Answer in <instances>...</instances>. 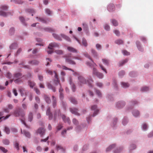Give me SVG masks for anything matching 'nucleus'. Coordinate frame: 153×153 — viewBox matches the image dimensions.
Returning <instances> with one entry per match:
<instances>
[{
    "mask_svg": "<svg viewBox=\"0 0 153 153\" xmlns=\"http://www.w3.org/2000/svg\"><path fill=\"white\" fill-rule=\"evenodd\" d=\"M78 78L79 80L78 85H82L83 84H87L90 86H92V83L94 81L91 77H90L89 80H87L82 76H79Z\"/></svg>",
    "mask_w": 153,
    "mask_h": 153,
    "instance_id": "f257e3e1",
    "label": "nucleus"
},
{
    "mask_svg": "<svg viewBox=\"0 0 153 153\" xmlns=\"http://www.w3.org/2000/svg\"><path fill=\"white\" fill-rule=\"evenodd\" d=\"M86 64L87 65L89 66L90 67H93V75H96L97 74V73L99 72L97 71V69L95 68L97 65L93 61H92V63L87 62H86Z\"/></svg>",
    "mask_w": 153,
    "mask_h": 153,
    "instance_id": "f03ea898",
    "label": "nucleus"
},
{
    "mask_svg": "<svg viewBox=\"0 0 153 153\" xmlns=\"http://www.w3.org/2000/svg\"><path fill=\"white\" fill-rule=\"evenodd\" d=\"M65 61L70 64L75 65L76 63L71 59V55H68L65 56Z\"/></svg>",
    "mask_w": 153,
    "mask_h": 153,
    "instance_id": "7ed1b4c3",
    "label": "nucleus"
},
{
    "mask_svg": "<svg viewBox=\"0 0 153 153\" xmlns=\"http://www.w3.org/2000/svg\"><path fill=\"white\" fill-rule=\"evenodd\" d=\"M36 133L40 134V137H42L45 133V129L43 128H39L37 130Z\"/></svg>",
    "mask_w": 153,
    "mask_h": 153,
    "instance_id": "20e7f679",
    "label": "nucleus"
},
{
    "mask_svg": "<svg viewBox=\"0 0 153 153\" xmlns=\"http://www.w3.org/2000/svg\"><path fill=\"white\" fill-rule=\"evenodd\" d=\"M59 47V44L55 42H53L49 44L48 48L50 50H52L53 49V48Z\"/></svg>",
    "mask_w": 153,
    "mask_h": 153,
    "instance_id": "39448f33",
    "label": "nucleus"
},
{
    "mask_svg": "<svg viewBox=\"0 0 153 153\" xmlns=\"http://www.w3.org/2000/svg\"><path fill=\"white\" fill-rule=\"evenodd\" d=\"M55 74L54 77L56 79L54 80V83L56 85H59L60 86V81L59 79L58 76L56 72L54 71Z\"/></svg>",
    "mask_w": 153,
    "mask_h": 153,
    "instance_id": "423d86ee",
    "label": "nucleus"
},
{
    "mask_svg": "<svg viewBox=\"0 0 153 153\" xmlns=\"http://www.w3.org/2000/svg\"><path fill=\"white\" fill-rule=\"evenodd\" d=\"M62 119L65 123H67L69 124H70L71 121L68 117H66L65 115L63 114L62 116Z\"/></svg>",
    "mask_w": 153,
    "mask_h": 153,
    "instance_id": "0eeeda50",
    "label": "nucleus"
},
{
    "mask_svg": "<svg viewBox=\"0 0 153 153\" xmlns=\"http://www.w3.org/2000/svg\"><path fill=\"white\" fill-rule=\"evenodd\" d=\"M91 110L94 111L93 117L95 116L97 114L99 111V110L97 109V106L96 105H93L91 107Z\"/></svg>",
    "mask_w": 153,
    "mask_h": 153,
    "instance_id": "6e6552de",
    "label": "nucleus"
},
{
    "mask_svg": "<svg viewBox=\"0 0 153 153\" xmlns=\"http://www.w3.org/2000/svg\"><path fill=\"white\" fill-rule=\"evenodd\" d=\"M47 86L49 89L52 90L53 92H55L56 91V89L55 86L57 85H56L54 83V86H53L50 83L48 82L47 83Z\"/></svg>",
    "mask_w": 153,
    "mask_h": 153,
    "instance_id": "1a4fd4ad",
    "label": "nucleus"
},
{
    "mask_svg": "<svg viewBox=\"0 0 153 153\" xmlns=\"http://www.w3.org/2000/svg\"><path fill=\"white\" fill-rule=\"evenodd\" d=\"M14 79L21 78L22 77V74L21 73L18 72L14 74L13 75Z\"/></svg>",
    "mask_w": 153,
    "mask_h": 153,
    "instance_id": "9d476101",
    "label": "nucleus"
},
{
    "mask_svg": "<svg viewBox=\"0 0 153 153\" xmlns=\"http://www.w3.org/2000/svg\"><path fill=\"white\" fill-rule=\"evenodd\" d=\"M125 105V102L124 101H120L118 102L116 106L118 108H121Z\"/></svg>",
    "mask_w": 153,
    "mask_h": 153,
    "instance_id": "9b49d317",
    "label": "nucleus"
},
{
    "mask_svg": "<svg viewBox=\"0 0 153 153\" xmlns=\"http://www.w3.org/2000/svg\"><path fill=\"white\" fill-rule=\"evenodd\" d=\"M70 111L73 114L76 115H79V114L77 112V109L75 108H70Z\"/></svg>",
    "mask_w": 153,
    "mask_h": 153,
    "instance_id": "f8f14e48",
    "label": "nucleus"
},
{
    "mask_svg": "<svg viewBox=\"0 0 153 153\" xmlns=\"http://www.w3.org/2000/svg\"><path fill=\"white\" fill-rule=\"evenodd\" d=\"M108 10L109 11L111 12L115 10L114 5L112 4H110L108 5Z\"/></svg>",
    "mask_w": 153,
    "mask_h": 153,
    "instance_id": "ddd939ff",
    "label": "nucleus"
},
{
    "mask_svg": "<svg viewBox=\"0 0 153 153\" xmlns=\"http://www.w3.org/2000/svg\"><path fill=\"white\" fill-rule=\"evenodd\" d=\"M46 114L49 116V120H51L52 119L53 117V115L50 111V108H49L47 109L46 111Z\"/></svg>",
    "mask_w": 153,
    "mask_h": 153,
    "instance_id": "4468645a",
    "label": "nucleus"
},
{
    "mask_svg": "<svg viewBox=\"0 0 153 153\" xmlns=\"http://www.w3.org/2000/svg\"><path fill=\"white\" fill-rule=\"evenodd\" d=\"M70 84L71 85L72 89L73 92H74L76 90V87L75 85L74 84V83L72 82V80L71 78H70L69 80Z\"/></svg>",
    "mask_w": 153,
    "mask_h": 153,
    "instance_id": "2eb2a0df",
    "label": "nucleus"
},
{
    "mask_svg": "<svg viewBox=\"0 0 153 153\" xmlns=\"http://www.w3.org/2000/svg\"><path fill=\"white\" fill-rule=\"evenodd\" d=\"M67 49L70 52H72L73 53H78L77 50L73 47H68L67 48Z\"/></svg>",
    "mask_w": 153,
    "mask_h": 153,
    "instance_id": "dca6fc26",
    "label": "nucleus"
},
{
    "mask_svg": "<svg viewBox=\"0 0 153 153\" xmlns=\"http://www.w3.org/2000/svg\"><path fill=\"white\" fill-rule=\"evenodd\" d=\"M14 81L16 84H17L21 83L23 82L21 78L14 79Z\"/></svg>",
    "mask_w": 153,
    "mask_h": 153,
    "instance_id": "f3484780",
    "label": "nucleus"
},
{
    "mask_svg": "<svg viewBox=\"0 0 153 153\" xmlns=\"http://www.w3.org/2000/svg\"><path fill=\"white\" fill-rule=\"evenodd\" d=\"M39 62L36 60H33L30 61L29 63L33 65H38L39 64Z\"/></svg>",
    "mask_w": 153,
    "mask_h": 153,
    "instance_id": "a211bd4d",
    "label": "nucleus"
},
{
    "mask_svg": "<svg viewBox=\"0 0 153 153\" xmlns=\"http://www.w3.org/2000/svg\"><path fill=\"white\" fill-rule=\"evenodd\" d=\"M28 84L31 88H33V86H35V83L33 81L29 80L28 81Z\"/></svg>",
    "mask_w": 153,
    "mask_h": 153,
    "instance_id": "6ab92c4d",
    "label": "nucleus"
},
{
    "mask_svg": "<svg viewBox=\"0 0 153 153\" xmlns=\"http://www.w3.org/2000/svg\"><path fill=\"white\" fill-rule=\"evenodd\" d=\"M61 37L65 39L66 40L70 42L71 41V40L70 39V38L68 36L63 34H61Z\"/></svg>",
    "mask_w": 153,
    "mask_h": 153,
    "instance_id": "aec40b11",
    "label": "nucleus"
},
{
    "mask_svg": "<svg viewBox=\"0 0 153 153\" xmlns=\"http://www.w3.org/2000/svg\"><path fill=\"white\" fill-rule=\"evenodd\" d=\"M103 64L106 65H108L109 64V61L108 59H102Z\"/></svg>",
    "mask_w": 153,
    "mask_h": 153,
    "instance_id": "412c9836",
    "label": "nucleus"
},
{
    "mask_svg": "<svg viewBox=\"0 0 153 153\" xmlns=\"http://www.w3.org/2000/svg\"><path fill=\"white\" fill-rule=\"evenodd\" d=\"M53 35L54 37L56 39L59 41L62 40V39L60 36H59L55 33H53Z\"/></svg>",
    "mask_w": 153,
    "mask_h": 153,
    "instance_id": "4be33fe9",
    "label": "nucleus"
},
{
    "mask_svg": "<svg viewBox=\"0 0 153 153\" xmlns=\"http://www.w3.org/2000/svg\"><path fill=\"white\" fill-rule=\"evenodd\" d=\"M53 98V108H55L56 105V99L54 96H52Z\"/></svg>",
    "mask_w": 153,
    "mask_h": 153,
    "instance_id": "5701e85b",
    "label": "nucleus"
},
{
    "mask_svg": "<svg viewBox=\"0 0 153 153\" xmlns=\"http://www.w3.org/2000/svg\"><path fill=\"white\" fill-rule=\"evenodd\" d=\"M111 23L113 24V25L114 26H117L118 25V23L117 21L115 19H112L111 20Z\"/></svg>",
    "mask_w": 153,
    "mask_h": 153,
    "instance_id": "b1692460",
    "label": "nucleus"
},
{
    "mask_svg": "<svg viewBox=\"0 0 153 153\" xmlns=\"http://www.w3.org/2000/svg\"><path fill=\"white\" fill-rule=\"evenodd\" d=\"M56 149L57 150H61L62 152H65V149L62 148L60 146H57L56 147Z\"/></svg>",
    "mask_w": 153,
    "mask_h": 153,
    "instance_id": "393cba45",
    "label": "nucleus"
},
{
    "mask_svg": "<svg viewBox=\"0 0 153 153\" xmlns=\"http://www.w3.org/2000/svg\"><path fill=\"white\" fill-rule=\"evenodd\" d=\"M133 115L135 117H137L139 115V111L137 110H135L132 112Z\"/></svg>",
    "mask_w": 153,
    "mask_h": 153,
    "instance_id": "a878e982",
    "label": "nucleus"
},
{
    "mask_svg": "<svg viewBox=\"0 0 153 153\" xmlns=\"http://www.w3.org/2000/svg\"><path fill=\"white\" fill-rule=\"evenodd\" d=\"M33 114L31 112H30L28 115V120L30 122L31 121L33 120Z\"/></svg>",
    "mask_w": 153,
    "mask_h": 153,
    "instance_id": "bb28decb",
    "label": "nucleus"
},
{
    "mask_svg": "<svg viewBox=\"0 0 153 153\" xmlns=\"http://www.w3.org/2000/svg\"><path fill=\"white\" fill-rule=\"evenodd\" d=\"M19 90L22 96H23L24 95L25 93L24 89L23 88H20L19 89Z\"/></svg>",
    "mask_w": 153,
    "mask_h": 153,
    "instance_id": "cd10ccee",
    "label": "nucleus"
},
{
    "mask_svg": "<svg viewBox=\"0 0 153 153\" xmlns=\"http://www.w3.org/2000/svg\"><path fill=\"white\" fill-rule=\"evenodd\" d=\"M36 18L37 19H38L39 21L43 23H46V20L45 19H43L42 18L38 17H36Z\"/></svg>",
    "mask_w": 153,
    "mask_h": 153,
    "instance_id": "c85d7f7f",
    "label": "nucleus"
},
{
    "mask_svg": "<svg viewBox=\"0 0 153 153\" xmlns=\"http://www.w3.org/2000/svg\"><path fill=\"white\" fill-rule=\"evenodd\" d=\"M122 86L123 88H127L129 87V85L128 83L124 82H121Z\"/></svg>",
    "mask_w": 153,
    "mask_h": 153,
    "instance_id": "c756f323",
    "label": "nucleus"
},
{
    "mask_svg": "<svg viewBox=\"0 0 153 153\" xmlns=\"http://www.w3.org/2000/svg\"><path fill=\"white\" fill-rule=\"evenodd\" d=\"M115 146V145L114 144L109 146L108 148H107L106 151V152H108L111 150L112 149L114 148Z\"/></svg>",
    "mask_w": 153,
    "mask_h": 153,
    "instance_id": "7c9ffc66",
    "label": "nucleus"
},
{
    "mask_svg": "<svg viewBox=\"0 0 153 153\" xmlns=\"http://www.w3.org/2000/svg\"><path fill=\"white\" fill-rule=\"evenodd\" d=\"M55 52L57 54L62 55L63 54V51L62 50H57L55 51Z\"/></svg>",
    "mask_w": 153,
    "mask_h": 153,
    "instance_id": "2f4dec72",
    "label": "nucleus"
},
{
    "mask_svg": "<svg viewBox=\"0 0 153 153\" xmlns=\"http://www.w3.org/2000/svg\"><path fill=\"white\" fill-rule=\"evenodd\" d=\"M128 59H125L123 61H122V62H120L119 63V66H122L124 64L128 62Z\"/></svg>",
    "mask_w": 153,
    "mask_h": 153,
    "instance_id": "473e14b6",
    "label": "nucleus"
},
{
    "mask_svg": "<svg viewBox=\"0 0 153 153\" xmlns=\"http://www.w3.org/2000/svg\"><path fill=\"white\" fill-rule=\"evenodd\" d=\"M149 88L147 87H143L141 89V91L142 92H145L149 90Z\"/></svg>",
    "mask_w": 153,
    "mask_h": 153,
    "instance_id": "72a5a7b5",
    "label": "nucleus"
},
{
    "mask_svg": "<svg viewBox=\"0 0 153 153\" xmlns=\"http://www.w3.org/2000/svg\"><path fill=\"white\" fill-rule=\"evenodd\" d=\"M3 143L5 145H8L10 143V141L9 140L5 139L3 140Z\"/></svg>",
    "mask_w": 153,
    "mask_h": 153,
    "instance_id": "f704fd0d",
    "label": "nucleus"
},
{
    "mask_svg": "<svg viewBox=\"0 0 153 153\" xmlns=\"http://www.w3.org/2000/svg\"><path fill=\"white\" fill-rule=\"evenodd\" d=\"M44 30L45 31L49 32H52L54 31V30L53 29L51 28H45L44 29Z\"/></svg>",
    "mask_w": 153,
    "mask_h": 153,
    "instance_id": "c9c22d12",
    "label": "nucleus"
},
{
    "mask_svg": "<svg viewBox=\"0 0 153 153\" xmlns=\"http://www.w3.org/2000/svg\"><path fill=\"white\" fill-rule=\"evenodd\" d=\"M115 43L118 45H120L123 43V41L120 39L117 40L115 41Z\"/></svg>",
    "mask_w": 153,
    "mask_h": 153,
    "instance_id": "e433bc0d",
    "label": "nucleus"
},
{
    "mask_svg": "<svg viewBox=\"0 0 153 153\" xmlns=\"http://www.w3.org/2000/svg\"><path fill=\"white\" fill-rule=\"evenodd\" d=\"M23 133H24L25 136L26 137H30V134L28 132L26 131L25 130L23 131Z\"/></svg>",
    "mask_w": 153,
    "mask_h": 153,
    "instance_id": "4c0bfd02",
    "label": "nucleus"
},
{
    "mask_svg": "<svg viewBox=\"0 0 153 153\" xmlns=\"http://www.w3.org/2000/svg\"><path fill=\"white\" fill-rule=\"evenodd\" d=\"M99 78H102L103 77V74L99 72L97 73V74L96 75Z\"/></svg>",
    "mask_w": 153,
    "mask_h": 153,
    "instance_id": "58836bf2",
    "label": "nucleus"
},
{
    "mask_svg": "<svg viewBox=\"0 0 153 153\" xmlns=\"http://www.w3.org/2000/svg\"><path fill=\"white\" fill-rule=\"evenodd\" d=\"M45 99L46 102L48 103H50L51 102V100L50 98L47 96H45Z\"/></svg>",
    "mask_w": 153,
    "mask_h": 153,
    "instance_id": "ea45409f",
    "label": "nucleus"
},
{
    "mask_svg": "<svg viewBox=\"0 0 153 153\" xmlns=\"http://www.w3.org/2000/svg\"><path fill=\"white\" fill-rule=\"evenodd\" d=\"M26 11L27 12L30 13H35L34 10L33 9H27L26 10Z\"/></svg>",
    "mask_w": 153,
    "mask_h": 153,
    "instance_id": "a19ab883",
    "label": "nucleus"
},
{
    "mask_svg": "<svg viewBox=\"0 0 153 153\" xmlns=\"http://www.w3.org/2000/svg\"><path fill=\"white\" fill-rule=\"evenodd\" d=\"M70 100L71 102L73 104H76L77 103V102L76 100L73 97H71L70 98Z\"/></svg>",
    "mask_w": 153,
    "mask_h": 153,
    "instance_id": "79ce46f5",
    "label": "nucleus"
},
{
    "mask_svg": "<svg viewBox=\"0 0 153 153\" xmlns=\"http://www.w3.org/2000/svg\"><path fill=\"white\" fill-rule=\"evenodd\" d=\"M46 13L49 15L51 14L52 12L48 9H45Z\"/></svg>",
    "mask_w": 153,
    "mask_h": 153,
    "instance_id": "37998d69",
    "label": "nucleus"
},
{
    "mask_svg": "<svg viewBox=\"0 0 153 153\" xmlns=\"http://www.w3.org/2000/svg\"><path fill=\"white\" fill-rule=\"evenodd\" d=\"M14 29L13 28H11L9 30V33L11 35H12L14 33Z\"/></svg>",
    "mask_w": 153,
    "mask_h": 153,
    "instance_id": "c03bdc74",
    "label": "nucleus"
},
{
    "mask_svg": "<svg viewBox=\"0 0 153 153\" xmlns=\"http://www.w3.org/2000/svg\"><path fill=\"white\" fill-rule=\"evenodd\" d=\"M10 116V115H8L6 116V117L2 116L0 117V120H5L8 118Z\"/></svg>",
    "mask_w": 153,
    "mask_h": 153,
    "instance_id": "a18cd8bd",
    "label": "nucleus"
},
{
    "mask_svg": "<svg viewBox=\"0 0 153 153\" xmlns=\"http://www.w3.org/2000/svg\"><path fill=\"white\" fill-rule=\"evenodd\" d=\"M63 127L62 125L59 124L57 127V131L60 130Z\"/></svg>",
    "mask_w": 153,
    "mask_h": 153,
    "instance_id": "49530a36",
    "label": "nucleus"
},
{
    "mask_svg": "<svg viewBox=\"0 0 153 153\" xmlns=\"http://www.w3.org/2000/svg\"><path fill=\"white\" fill-rule=\"evenodd\" d=\"M7 15H8V14H7L6 13L2 11H0V16H3L4 17H5V16H6Z\"/></svg>",
    "mask_w": 153,
    "mask_h": 153,
    "instance_id": "de8ad7c7",
    "label": "nucleus"
},
{
    "mask_svg": "<svg viewBox=\"0 0 153 153\" xmlns=\"http://www.w3.org/2000/svg\"><path fill=\"white\" fill-rule=\"evenodd\" d=\"M4 131L7 134H8L10 132V129L7 127L6 126L4 128Z\"/></svg>",
    "mask_w": 153,
    "mask_h": 153,
    "instance_id": "09e8293b",
    "label": "nucleus"
},
{
    "mask_svg": "<svg viewBox=\"0 0 153 153\" xmlns=\"http://www.w3.org/2000/svg\"><path fill=\"white\" fill-rule=\"evenodd\" d=\"M82 44L85 46H87V42L85 39H83L82 40Z\"/></svg>",
    "mask_w": 153,
    "mask_h": 153,
    "instance_id": "8fccbe9b",
    "label": "nucleus"
},
{
    "mask_svg": "<svg viewBox=\"0 0 153 153\" xmlns=\"http://www.w3.org/2000/svg\"><path fill=\"white\" fill-rule=\"evenodd\" d=\"M84 54V55L86 57L89 59L92 62V60L91 59V57H90V56H89V54L86 52V53H85Z\"/></svg>",
    "mask_w": 153,
    "mask_h": 153,
    "instance_id": "3c124183",
    "label": "nucleus"
},
{
    "mask_svg": "<svg viewBox=\"0 0 153 153\" xmlns=\"http://www.w3.org/2000/svg\"><path fill=\"white\" fill-rule=\"evenodd\" d=\"M128 123V121L127 119L124 118L122 121L123 124V125H125L126 124Z\"/></svg>",
    "mask_w": 153,
    "mask_h": 153,
    "instance_id": "603ef678",
    "label": "nucleus"
},
{
    "mask_svg": "<svg viewBox=\"0 0 153 153\" xmlns=\"http://www.w3.org/2000/svg\"><path fill=\"white\" fill-rule=\"evenodd\" d=\"M62 68L63 69L65 70H69L72 71L73 72H74V71H73L72 69H71V68H68L65 66H62Z\"/></svg>",
    "mask_w": 153,
    "mask_h": 153,
    "instance_id": "864d4df0",
    "label": "nucleus"
},
{
    "mask_svg": "<svg viewBox=\"0 0 153 153\" xmlns=\"http://www.w3.org/2000/svg\"><path fill=\"white\" fill-rule=\"evenodd\" d=\"M0 149L4 153H6L7 151L6 149L3 147L0 146Z\"/></svg>",
    "mask_w": 153,
    "mask_h": 153,
    "instance_id": "5fc2aeb1",
    "label": "nucleus"
},
{
    "mask_svg": "<svg viewBox=\"0 0 153 153\" xmlns=\"http://www.w3.org/2000/svg\"><path fill=\"white\" fill-rule=\"evenodd\" d=\"M12 76V75L10 72H8L6 76V77L9 79H10L11 77Z\"/></svg>",
    "mask_w": 153,
    "mask_h": 153,
    "instance_id": "6e6d98bb",
    "label": "nucleus"
},
{
    "mask_svg": "<svg viewBox=\"0 0 153 153\" xmlns=\"http://www.w3.org/2000/svg\"><path fill=\"white\" fill-rule=\"evenodd\" d=\"M99 66L101 69L106 74L107 73V71L103 67V66L101 64H100Z\"/></svg>",
    "mask_w": 153,
    "mask_h": 153,
    "instance_id": "4d7b16f0",
    "label": "nucleus"
},
{
    "mask_svg": "<svg viewBox=\"0 0 153 153\" xmlns=\"http://www.w3.org/2000/svg\"><path fill=\"white\" fill-rule=\"evenodd\" d=\"M14 115L16 117H17L19 116V112L17 110L15 111L14 112Z\"/></svg>",
    "mask_w": 153,
    "mask_h": 153,
    "instance_id": "13d9d810",
    "label": "nucleus"
},
{
    "mask_svg": "<svg viewBox=\"0 0 153 153\" xmlns=\"http://www.w3.org/2000/svg\"><path fill=\"white\" fill-rule=\"evenodd\" d=\"M46 72L51 75H52L53 74V71L49 69H47L46 71Z\"/></svg>",
    "mask_w": 153,
    "mask_h": 153,
    "instance_id": "bf43d9fd",
    "label": "nucleus"
},
{
    "mask_svg": "<svg viewBox=\"0 0 153 153\" xmlns=\"http://www.w3.org/2000/svg\"><path fill=\"white\" fill-rule=\"evenodd\" d=\"M19 144L16 141L15 142V147L18 150L19 149Z\"/></svg>",
    "mask_w": 153,
    "mask_h": 153,
    "instance_id": "052dcab7",
    "label": "nucleus"
},
{
    "mask_svg": "<svg viewBox=\"0 0 153 153\" xmlns=\"http://www.w3.org/2000/svg\"><path fill=\"white\" fill-rule=\"evenodd\" d=\"M17 46L16 44L15 43L12 44L10 47V48L11 49L15 48Z\"/></svg>",
    "mask_w": 153,
    "mask_h": 153,
    "instance_id": "680f3d73",
    "label": "nucleus"
},
{
    "mask_svg": "<svg viewBox=\"0 0 153 153\" xmlns=\"http://www.w3.org/2000/svg\"><path fill=\"white\" fill-rule=\"evenodd\" d=\"M96 94L99 97H101V94L100 91L97 90H96Z\"/></svg>",
    "mask_w": 153,
    "mask_h": 153,
    "instance_id": "e2e57ef3",
    "label": "nucleus"
},
{
    "mask_svg": "<svg viewBox=\"0 0 153 153\" xmlns=\"http://www.w3.org/2000/svg\"><path fill=\"white\" fill-rule=\"evenodd\" d=\"M1 9L4 10H6L7 9V7L6 6H2L1 7Z\"/></svg>",
    "mask_w": 153,
    "mask_h": 153,
    "instance_id": "0e129e2a",
    "label": "nucleus"
},
{
    "mask_svg": "<svg viewBox=\"0 0 153 153\" xmlns=\"http://www.w3.org/2000/svg\"><path fill=\"white\" fill-rule=\"evenodd\" d=\"M72 121L73 123L75 125H76L78 124V121L76 119H73Z\"/></svg>",
    "mask_w": 153,
    "mask_h": 153,
    "instance_id": "69168bd1",
    "label": "nucleus"
},
{
    "mask_svg": "<svg viewBox=\"0 0 153 153\" xmlns=\"http://www.w3.org/2000/svg\"><path fill=\"white\" fill-rule=\"evenodd\" d=\"M105 29L107 30H110L109 26L107 24H105Z\"/></svg>",
    "mask_w": 153,
    "mask_h": 153,
    "instance_id": "338daca9",
    "label": "nucleus"
},
{
    "mask_svg": "<svg viewBox=\"0 0 153 153\" xmlns=\"http://www.w3.org/2000/svg\"><path fill=\"white\" fill-rule=\"evenodd\" d=\"M125 74V72L124 71H122L119 72V75L120 76H122Z\"/></svg>",
    "mask_w": 153,
    "mask_h": 153,
    "instance_id": "774afa93",
    "label": "nucleus"
}]
</instances>
